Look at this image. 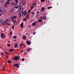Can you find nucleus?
<instances>
[{
    "label": "nucleus",
    "mask_w": 74,
    "mask_h": 74,
    "mask_svg": "<svg viewBox=\"0 0 74 74\" xmlns=\"http://www.w3.org/2000/svg\"><path fill=\"white\" fill-rule=\"evenodd\" d=\"M0 12H3V13H5V10L4 9V8H0Z\"/></svg>",
    "instance_id": "obj_1"
},
{
    "label": "nucleus",
    "mask_w": 74,
    "mask_h": 74,
    "mask_svg": "<svg viewBox=\"0 0 74 74\" xmlns=\"http://www.w3.org/2000/svg\"><path fill=\"white\" fill-rule=\"evenodd\" d=\"M7 22H8V19L4 21V22L2 23L1 25H3V26H4V25H6L7 23H8Z\"/></svg>",
    "instance_id": "obj_2"
},
{
    "label": "nucleus",
    "mask_w": 74,
    "mask_h": 74,
    "mask_svg": "<svg viewBox=\"0 0 74 74\" xmlns=\"http://www.w3.org/2000/svg\"><path fill=\"white\" fill-rule=\"evenodd\" d=\"M13 60H17L19 59V57L17 56H16L15 58H12Z\"/></svg>",
    "instance_id": "obj_3"
},
{
    "label": "nucleus",
    "mask_w": 74,
    "mask_h": 74,
    "mask_svg": "<svg viewBox=\"0 0 74 74\" xmlns=\"http://www.w3.org/2000/svg\"><path fill=\"white\" fill-rule=\"evenodd\" d=\"M1 37L3 38H4L5 37V35L3 33H1Z\"/></svg>",
    "instance_id": "obj_4"
},
{
    "label": "nucleus",
    "mask_w": 74,
    "mask_h": 74,
    "mask_svg": "<svg viewBox=\"0 0 74 74\" xmlns=\"http://www.w3.org/2000/svg\"><path fill=\"white\" fill-rule=\"evenodd\" d=\"M14 67L19 68V64H14Z\"/></svg>",
    "instance_id": "obj_5"
},
{
    "label": "nucleus",
    "mask_w": 74,
    "mask_h": 74,
    "mask_svg": "<svg viewBox=\"0 0 74 74\" xmlns=\"http://www.w3.org/2000/svg\"><path fill=\"white\" fill-rule=\"evenodd\" d=\"M23 8H21V9H20L19 13V14H21L22 13V12H23Z\"/></svg>",
    "instance_id": "obj_6"
},
{
    "label": "nucleus",
    "mask_w": 74,
    "mask_h": 74,
    "mask_svg": "<svg viewBox=\"0 0 74 74\" xmlns=\"http://www.w3.org/2000/svg\"><path fill=\"white\" fill-rule=\"evenodd\" d=\"M26 43L27 45H30L31 44V43H30V42L29 41H26Z\"/></svg>",
    "instance_id": "obj_7"
},
{
    "label": "nucleus",
    "mask_w": 74,
    "mask_h": 74,
    "mask_svg": "<svg viewBox=\"0 0 74 74\" xmlns=\"http://www.w3.org/2000/svg\"><path fill=\"white\" fill-rule=\"evenodd\" d=\"M44 9H45V8H44V7H42L41 9V11L42 12L44 11Z\"/></svg>",
    "instance_id": "obj_8"
},
{
    "label": "nucleus",
    "mask_w": 74,
    "mask_h": 74,
    "mask_svg": "<svg viewBox=\"0 0 74 74\" xmlns=\"http://www.w3.org/2000/svg\"><path fill=\"white\" fill-rule=\"evenodd\" d=\"M23 23H22L20 25V26H21V28H23Z\"/></svg>",
    "instance_id": "obj_9"
},
{
    "label": "nucleus",
    "mask_w": 74,
    "mask_h": 74,
    "mask_svg": "<svg viewBox=\"0 0 74 74\" xmlns=\"http://www.w3.org/2000/svg\"><path fill=\"white\" fill-rule=\"evenodd\" d=\"M36 24V22H34L32 24V26H35Z\"/></svg>",
    "instance_id": "obj_10"
},
{
    "label": "nucleus",
    "mask_w": 74,
    "mask_h": 74,
    "mask_svg": "<svg viewBox=\"0 0 74 74\" xmlns=\"http://www.w3.org/2000/svg\"><path fill=\"white\" fill-rule=\"evenodd\" d=\"M18 46V44H15L14 45V48H17V47Z\"/></svg>",
    "instance_id": "obj_11"
},
{
    "label": "nucleus",
    "mask_w": 74,
    "mask_h": 74,
    "mask_svg": "<svg viewBox=\"0 0 74 74\" xmlns=\"http://www.w3.org/2000/svg\"><path fill=\"white\" fill-rule=\"evenodd\" d=\"M22 3L23 4V5H24L25 4V3H26V2L25 1H23L22 2Z\"/></svg>",
    "instance_id": "obj_12"
},
{
    "label": "nucleus",
    "mask_w": 74,
    "mask_h": 74,
    "mask_svg": "<svg viewBox=\"0 0 74 74\" xmlns=\"http://www.w3.org/2000/svg\"><path fill=\"white\" fill-rule=\"evenodd\" d=\"M4 21V20H3L0 19V23H2V22H3Z\"/></svg>",
    "instance_id": "obj_13"
},
{
    "label": "nucleus",
    "mask_w": 74,
    "mask_h": 74,
    "mask_svg": "<svg viewBox=\"0 0 74 74\" xmlns=\"http://www.w3.org/2000/svg\"><path fill=\"white\" fill-rule=\"evenodd\" d=\"M26 36H23V40H25L26 39Z\"/></svg>",
    "instance_id": "obj_14"
},
{
    "label": "nucleus",
    "mask_w": 74,
    "mask_h": 74,
    "mask_svg": "<svg viewBox=\"0 0 74 74\" xmlns=\"http://www.w3.org/2000/svg\"><path fill=\"white\" fill-rule=\"evenodd\" d=\"M14 50V49H10L9 50V51H11L12 52H13Z\"/></svg>",
    "instance_id": "obj_15"
},
{
    "label": "nucleus",
    "mask_w": 74,
    "mask_h": 74,
    "mask_svg": "<svg viewBox=\"0 0 74 74\" xmlns=\"http://www.w3.org/2000/svg\"><path fill=\"white\" fill-rule=\"evenodd\" d=\"M13 10H14V9H12V10H10V12H12Z\"/></svg>",
    "instance_id": "obj_16"
},
{
    "label": "nucleus",
    "mask_w": 74,
    "mask_h": 74,
    "mask_svg": "<svg viewBox=\"0 0 74 74\" xmlns=\"http://www.w3.org/2000/svg\"><path fill=\"white\" fill-rule=\"evenodd\" d=\"M43 19L44 20H45L46 19H47V17H46L44 16H43Z\"/></svg>",
    "instance_id": "obj_17"
},
{
    "label": "nucleus",
    "mask_w": 74,
    "mask_h": 74,
    "mask_svg": "<svg viewBox=\"0 0 74 74\" xmlns=\"http://www.w3.org/2000/svg\"><path fill=\"white\" fill-rule=\"evenodd\" d=\"M4 0H0L1 3H4Z\"/></svg>",
    "instance_id": "obj_18"
},
{
    "label": "nucleus",
    "mask_w": 74,
    "mask_h": 74,
    "mask_svg": "<svg viewBox=\"0 0 74 74\" xmlns=\"http://www.w3.org/2000/svg\"><path fill=\"white\" fill-rule=\"evenodd\" d=\"M38 22H42V21L41 19H39L38 20Z\"/></svg>",
    "instance_id": "obj_19"
},
{
    "label": "nucleus",
    "mask_w": 74,
    "mask_h": 74,
    "mask_svg": "<svg viewBox=\"0 0 74 74\" xmlns=\"http://www.w3.org/2000/svg\"><path fill=\"white\" fill-rule=\"evenodd\" d=\"M14 6H16L17 5V3H15L14 4Z\"/></svg>",
    "instance_id": "obj_20"
},
{
    "label": "nucleus",
    "mask_w": 74,
    "mask_h": 74,
    "mask_svg": "<svg viewBox=\"0 0 74 74\" xmlns=\"http://www.w3.org/2000/svg\"><path fill=\"white\" fill-rule=\"evenodd\" d=\"M27 14V12H26L23 14V15L24 16H25V15H26Z\"/></svg>",
    "instance_id": "obj_21"
},
{
    "label": "nucleus",
    "mask_w": 74,
    "mask_h": 74,
    "mask_svg": "<svg viewBox=\"0 0 74 74\" xmlns=\"http://www.w3.org/2000/svg\"><path fill=\"white\" fill-rule=\"evenodd\" d=\"M7 46H8V47H11V45L9 44H7Z\"/></svg>",
    "instance_id": "obj_22"
},
{
    "label": "nucleus",
    "mask_w": 74,
    "mask_h": 74,
    "mask_svg": "<svg viewBox=\"0 0 74 74\" xmlns=\"http://www.w3.org/2000/svg\"><path fill=\"white\" fill-rule=\"evenodd\" d=\"M8 63H11V61H10V60H9V61H8Z\"/></svg>",
    "instance_id": "obj_23"
},
{
    "label": "nucleus",
    "mask_w": 74,
    "mask_h": 74,
    "mask_svg": "<svg viewBox=\"0 0 74 74\" xmlns=\"http://www.w3.org/2000/svg\"><path fill=\"white\" fill-rule=\"evenodd\" d=\"M21 7H22V6L21 5H20L19 6V9H21Z\"/></svg>",
    "instance_id": "obj_24"
},
{
    "label": "nucleus",
    "mask_w": 74,
    "mask_h": 74,
    "mask_svg": "<svg viewBox=\"0 0 74 74\" xmlns=\"http://www.w3.org/2000/svg\"><path fill=\"white\" fill-rule=\"evenodd\" d=\"M32 11V9H31L29 10V11L28 12V14H29L30 13V11Z\"/></svg>",
    "instance_id": "obj_25"
},
{
    "label": "nucleus",
    "mask_w": 74,
    "mask_h": 74,
    "mask_svg": "<svg viewBox=\"0 0 74 74\" xmlns=\"http://www.w3.org/2000/svg\"><path fill=\"white\" fill-rule=\"evenodd\" d=\"M36 3H33L32 4L33 5H36Z\"/></svg>",
    "instance_id": "obj_26"
},
{
    "label": "nucleus",
    "mask_w": 74,
    "mask_h": 74,
    "mask_svg": "<svg viewBox=\"0 0 74 74\" xmlns=\"http://www.w3.org/2000/svg\"><path fill=\"white\" fill-rule=\"evenodd\" d=\"M52 8V6H50V7H48L47 8L48 9H50V8Z\"/></svg>",
    "instance_id": "obj_27"
},
{
    "label": "nucleus",
    "mask_w": 74,
    "mask_h": 74,
    "mask_svg": "<svg viewBox=\"0 0 74 74\" xmlns=\"http://www.w3.org/2000/svg\"><path fill=\"white\" fill-rule=\"evenodd\" d=\"M31 13L32 14H35L34 12H33L32 11H31Z\"/></svg>",
    "instance_id": "obj_28"
},
{
    "label": "nucleus",
    "mask_w": 74,
    "mask_h": 74,
    "mask_svg": "<svg viewBox=\"0 0 74 74\" xmlns=\"http://www.w3.org/2000/svg\"><path fill=\"white\" fill-rule=\"evenodd\" d=\"M5 8H7V4H5Z\"/></svg>",
    "instance_id": "obj_29"
},
{
    "label": "nucleus",
    "mask_w": 74,
    "mask_h": 74,
    "mask_svg": "<svg viewBox=\"0 0 74 74\" xmlns=\"http://www.w3.org/2000/svg\"><path fill=\"white\" fill-rule=\"evenodd\" d=\"M27 52H29V51H30V49H28L27 50Z\"/></svg>",
    "instance_id": "obj_30"
},
{
    "label": "nucleus",
    "mask_w": 74,
    "mask_h": 74,
    "mask_svg": "<svg viewBox=\"0 0 74 74\" xmlns=\"http://www.w3.org/2000/svg\"><path fill=\"white\" fill-rule=\"evenodd\" d=\"M14 38H16V36H14L13 37Z\"/></svg>",
    "instance_id": "obj_31"
},
{
    "label": "nucleus",
    "mask_w": 74,
    "mask_h": 74,
    "mask_svg": "<svg viewBox=\"0 0 74 74\" xmlns=\"http://www.w3.org/2000/svg\"><path fill=\"white\" fill-rule=\"evenodd\" d=\"M13 17H14V19H16V16H14Z\"/></svg>",
    "instance_id": "obj_32"
},
{
    "label": "nucleus",
    "mask_w": 74,
    "mask_h": 74,
    "mask_svg": "<svg viewBox=\"0 0 74 74\" xmlns=\"http://www.w3.org/2000/svg\"><path fill=\"white\" fill-rule=\"evenodd\" d=\"M11 19L12 20V19H15V18H14V17H13L12 16L11 17Z\"/></svg>",
    "instance_id": "obj_33"
},
{
    "label": "nucleus",
    "mask_w": 74,
    "mask_h": 74,
    "mask_svg": "<svg viewBox=\"0 0 74 74\" xmlns=\"http://www.w3.org/2000/svg\"><path fill=\"white\" fill-rule=\"evenodd\" d=\"M45 0H41V2H43V1H45Z\"/></svg>",
    "instance_id": "obj_34"
},
{
    "label": "nucleus",
    "mask_w": 74,
    "mask_h": 74,
    "mask_svg": "<svg viewBox=\"0 0 74 74\" xmlns=\"http://www.w3.org/2000/svg\"><path fill=\"white\" fill-rule=\"evenodd\" d=\"M18 8V5H17L16 7H14V8Z\"/></svg>",
    "instance_id": "obj_35"
},
{
    "label": "nucleus",
    "mask_w": 74,
    "mask_h": 74,
    "mask_svg": "<svg viewBox=\"0 0 74 74\" xmlns=\"http://www.w3.org/2000/svg\"><path fill=\"white\" fill-rule=\"evenodd\" d=\"M29 14H28L26 16L27 17H29Z\"/></svg>",
    "instance_id": "obj_36"
},
{
    "label": "nucleus",
    "mask_w": 74,
    "mask_h": 74,
    "mask_svg": "<svg viewBox=\"0 0 74 74\" xmlns=\"http://www.w3.org/2000/svg\"><path fill=\"white\" fill-rule=\"evenodd\" d=\"M21 60H23V61H25V59L24 58H22L21 59Z\"/></svg>",
    "instance_id": "obj_37"
},
{
    "label": "nucleus",
    "mask_w": 74,
    "mask_h": 74,
    "mask_svg": "<svg viewBox=\"0 0 74 74\" xmlns=\"http://www.w3.org/2000/svg\"><path fill=\"white\" fill-rule=\"evenodd\" d=\"M11 5H13V4H14V2H12L11 3Z\"/></svg>",
    "instance_id": "obj_38"
},
{
    "label": "nucleus",
    "mask_w": 74,
    "mask_h": 74,
    "mask_svg": "<svg viewBox=\"0 0 74 74\" xmlns=\"http://www.w3.org/2000/svg\"><path fill=\"white\" fill-rule=\"evenodd\" d=\"M4 53H6V54H7V53H8V52H7L6 51H5Z\"/></svg>",
    "instance_id": "obj_39"
},
{
    "label": "nucleus",
    "mask_w": 74,
    "mask_h": 74,
    "mask_svg": "<svg viewBox=\"0 0 74 74\" xmlns=\"http://www.w3.org/2000/svg\"><path fill=\"white\" fill-rule=\"evenodd\" d=\"M9 3H8V2H7L6 3V4H9Z\"/></svg>",
    "instance_id": "obj_40"
},
{
    "label": "nucleus",
    "mask_w": 74,
    "mask_h": 74,
    "mask_svg": "<svg viewBox=\"0 0 74 74\" xmlns=\"http://www.w3.org/2000/svg\"><path fill=\"white\" fill-rule=\"evenodd\" d=\"M26 12V10H25V11H24V12H23V13H25V12Z\"/></svg>",
    "instance_id": "obj_41"
},
{
    "label": "nucleus",
    "mask_w": 74,
    "mask_h": 74,
    "mask_svg": "<svg viewBox=\"0 0 74 74\" xmlns=\"http://www.w3.org/2000/svg\"><path fill=\"white\" fill-rule=\"evenodd\" d=\"M33 7H34L33 6H32V7H31V9H33Z\"/></svg>",
    "instance_id": "obj_42"
},
{
    "label": "nucleus",
    "mask_w": 74,
    "mask_h": 74,
    "mask_svg": "<svg viewBox=\"0 0 74 74\" xmlns=\"http://www.w3.org/2000/svg\"><path fill=\"white\" fill-rule=\"evenodd\" d=\"M40 19L42 20L43 19V17H41Z\"/></svg>",
    "instance_id": "obj_43"
},
{
    "label": "nucleus",
    "mask_w": 74,
    "mask_h": 74,
    "mask_svg": "<svg viewBox=\"0 0 74 74\" xmlns=\"http://www.w3.org/2000/svg\"><path fill=\"white\" fill-rule=\"evenodd\" d=\"M23 21H26V20L25 19H23Z\"/></svg>",
    "instance_id": "obj_44"
},
{
    "label": "nucleus",
    "mask_w": 74,
    "mask_h": 74,
    "mask_svg": "<svg viewBox=\"0 0 74 74\" xmlns=\"http://www.w3.org/2000/svg\"><path fill=\"white\" fill-rule=\"evenodd\" d=\"M12 34V32H11L10 33V35H11Z\"/></svg>",
    "instance_id": "obj_45"
},
{
    "label": "nucleus",
    "mask_w": 74,
    "mask_h": 74,
    "mask_svg": "<svg viewBox=\"0 0 74 74\" xmlns=\"http://www.w3.org/2000/svg\"><path fill=\"white\" fill-rule=\"evenodd\" d=\"M1 55H4V53H1Z\"/></svg>",
    "instance_id": "obj_46"
},
{
    "label": "nucleus",
    "mask_w": 74,
    "mask_h": 74,
    "mask_svg": "<svg viewBox=\"0 0 74 74\" xmlns=\"http://www.w3.org/2000/svg\"><path fill=\"white\" fill-rule=\"evenodd\" d=\"M36 32H34L33 33V34H36Z\"/></svg>",
    "instance_id": "obj_47"
},
{
    "label": "nucleus",
    "mask_w": 74,
    "mask_h": 74,
    "mask_svg": "<svg viewBox=\"0 0 74 74\" xmlns=\"http://www.w3.org/2000/svg\"><path fill=\"white\" fill-rule=\"evenodd\" d=\"M23 52V50H21V52L22 53V52Z\"/></svg>",
    "instance_id": "obj_48"
},
{
    "label": "nucleus",
    "mask_w": 74,
    "mask_h": 74,
    "mask_svg": "<svg viewBox=\"0 0 74 74\" xmlns=\"http://www.w3.org/2000/svg\"><path fill=\"white\" fill-rule=\"evenodd\" d=\"M14 27H15V26H14L13 27H12V29H14Z\"/></svg>",
    "instance_id": "obj_49"
},
{
    "label": "nucleus",
    "mask_w": 74,
    "mask_h": 74,
    "mask_svg": "<svg viewBox=\"0 0 74 74\" xmlns=\"http://www.w3.org/2000/svg\"><path fill=\"white\" fill-rule=\"evenodd\" d=\"M15 1H16V3H18V1L17 0H16Z\"/></svg>",
    "instance_id": "obj_50"
},
{
    "label": "nucleus",
    "mask_w": 74,
    "mask_h": 74,
    "mask_svg": "<svg viewBox=\"0 0 74 74\" xmlns=\"http://www.w3.org/2000/svg\"><path fill=\"white\" fill-rule=\"evenodd\" d=\"M16 22V20H15V21L14 22V23H15Z\"/></svg>",
    "instance_id": "obj_51"
},
{
    "label": "nucleus",
    "mask_w": 74,
    "mask_h": 74,
    "mask_svg": "<svg viewBox=\"0 0 74 74\" xmlns=\"http://www.w3.org/2000/svg\"><path fill=\"white\" fill-rule=\"evenodd\" d=\"M38 13H39V11H38L36 13V14H38Z\"/></svg>",
    "instance_id": "obj_52"
},
{
    "label": "nucleus",
    "mask_w": 74,
    "mask_h": 74,
    "mask_svg": "<svg viewBox=\"0 0 74 74\" xmlns=\"http://www.w3.org/2000/svg\"><path fill=\"white\" fill-rule=\"evenodd\" d=\"M7 2H8V3H9V0H8L7 1Z\"/></svg>",
    "instance_id": "obj_53"
},
{
    "label": "nucleus",
    "mask_w": 74,
    "mask_h": 74,
    "mask_svg": "<svg viewBox=\"0 0 74 74\" xmlns=\"http://www.w3.org/2000/svg\"><path fill=\"white\" fill-rule=\"evenodd\" d=\"M23 43H21V45L22 46V45H23Z\"/></svg>",
    "instance_id": "obj_54"
},
{
    "label": "nucleus",
    "mask_w": 74,
    "mask_h": 74,
    "mask_svg": "<svg viewBox=\"0 0 74 74\" xmlns=\"http://www.w3.org/2000/svg\"><path fill=\"white\" fill-rule=\"evenodd\" d=\"M21 14H20V16H20V17H21Z\"/></svg>",
    "instance_id": "obj_55"
},
{
    "label": "nucleus",
    "mask_w": 74,
    "mask_h": 74,
    "mask_svg": "<svg viewBox=\"0 0 74 74\" xmlns=\"http://www.w3.org/2000/svg\"><path fill=\"white\" fill-rule=\"evenodd\" d=\"M22 45H20V47H22Z\"/></svg>",
    "instance_id": "obj_56"
},
{
    "label": "nucleus",
    "mask_w": 74,
    "mask_h": 74,
    "mask_svg": "<svg viewBox=\"0 0 74 74\" xmlns=\"http://www.w3.org/2000/svg\"><path fill=\"white\" fill-rule=\"evenodd\" d=\"M7 25H10V23H7Z\"/></svg>",
    "instance_id": "obj_57"
},
{
    "label": "nucleus",
    "mask_w": 74,
    "mask_h": 74,
    "mask_svg": "<svg viewBox=\"0 0 74 74\" xmlns=\"http://www.w3.org/2000/svg\"><path fill=\"white\" fill-rule=\"evenodd\" d=\"M12 22H14V21H15V20H13L12 21Z\"/></svg>",
    "instance_id": "obj_58"
},
{
    "label": "nucleus",
    "mask_w": 74,
    "mask_h": 74,
    "mask_svg": "<svg viewBox=\"0 0 74 74\" xmlns=\"http://www.w3.org/2000/svg\"><path fill=\"white\" fill-rule=\"evenodd\" d=\"M8 58V56H7L6 57V58Z\"/></svg>",
    "instance_id": "obj_59"
},
{
    "label": "nucleus",
    "mask_w": 74,
    "mask_h": 74,
    "mask_svg": "<svg viewBox=\"0 0 74 74\" xmlns=\"http://www.w3.org/2000/svg\"><path fill=\"white\" fill-rule=\"evenodd\" d=\"M5 70V69H4V68H3V70L4 71V70Z\"/></svg>",
    "instance_id": "obj_60"
},
{
    "label": "nucleus",
    "mask_w": 74,
    "mask_h": 74,
    "mask_svg": "<svg viewBox=\"0 0 74 74\" xmlns=\"http://www.w3.org/2000/svg\"><path fill=\"white\" fill-rule=\"evenodd\" d=\"M27 19L28 20L29 19V17H27Z\"/></svg>",
    "instance_id": "obj_61"
},
{
    "label": "nucleus",
    "mask_w": 74,
    "mask_h": 74,
    "mask_svg": "<svg viewBox=\"0 0 74 74\" xmlns=\"http://www.w3.org/2000/svg\"><path fill=\"white\" fill-rule=\"evenodd\" d=\"M20 16H19L18 18V19H20Z\"/></svg>",
    "instance_id": "obj_62"
},
{
    "label": "nucleus",
    "mask_w": 74,
    "mask_h": 74,
    "mask_svg": "<svg viewBox=\"0 0 74 74\" xmlns=\"http://www.w3.org/2000/svg\"><path fill=\"white\" fill-rule=\"evenodd\" d=\"M3 66L4 67H5V65H3Z\"/></svg>",
    "instance_id": "obj_63"
},
{
    "label": "nucleus",
    "mask_w": 74,
    "mask_h": 74,
    "mask_svg": "<svg viewBox=\"0 0 74 74\" xmlns=\"http://www.w3.org/2000/svg\"><path fill=\"white\" fill-rule=\"evenodd\" d=\"M29 28H30V26L29 25Z\"/></svg>",
    "instance_id": "obj_64"
}]
</instances>
